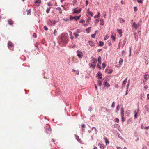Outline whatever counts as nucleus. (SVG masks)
<instances>
[{
	"mask_svg": "<svg viewBox=\"0 0 149 149\" xmlns=\"http://www.w3.org/2000/svg\"><path fill=\"white\" fill-rule=\"evenodd\" d=\"M57 22V21L55 20L52 21L51 20H49L48 21L47 24L51 26H54Z\"/></svg>",
	"mask_w": 149,
	"mask_h": 149,
	"instance_id": "nucleus-1",
	"label": "nucleus"
},
{
	"mask_svg": "<svg viewBox=\"0 0 149 149\" xmlns=\"http://www.w3.org/2000/svg\"><path fill=\"white\" fill-rule=\"evenodd\" d=\"M61 42L63 44H66L68 42V38L66 37H61Z\"/></svg>",
	"mask_w": 149,
	"mask_h": 149,
	"instance_id": "nucleus-2",
	"label": "nucleus"
},
{
	"mask_svg": "<svg viewBox=\"0 0 149 149\" xmlns=\"http://www.w3.org/2000/svg\"><path fill=\"white\" fill-rule=\"evenodd\" d=\"M8 47L10 50H13V49L14 45L10 41H9L8 43Z\"/></svg>",
	"mask_w": 149,
	"mask_h": 149,
	"instance_id": "nucleus-3",
	"label": "nucleus"
},
{
	"mask_svg": "<svg viewBox=\"0 0 149 149\" xmlns=\"http://www.w3.org/2000/svg\"><path fill=\"white\" fill-rule=\"evenodd\" d=\"M45 132L47 133H49L51 132V129L49 125L47 126H45Z\"/></svg>",
	"mask_w": 149,
	"mask_h": 149,
	"instance_id": "nucleus-4",
	"label": "nucleus"
},
{
	"mask_svg": "<svg viewBox=\"0 0 149 149\" xmlns=\"http://www.w3.org/2000/svg\"><path fill=\"white\" fill-rule=\"evenodd\" d=\"M77 56L79 58H81L83 56V54L82 52L78 50L77 51Z\"/></svg>",
	"mask_w": 149,
	"mask_h": 149,
	"instance_id": "nucleus-5",
	"label": "nucleus"
},
{
	"mask_svg": "<svg viewBox=\"0 0 149 149\" xmlns=\"http://www.w3.org/2000/svg\"><path fill=\"white\" fill-rule=\"evenodd\" d=\"M143 77L145 80L146 81L148 80L149 78V75L148 72H146L144 73V74L143 76Z\"/></svg>",
	"mask_w": 149,
	"mask_h": 149,
	"instance_id": "nucleus-6",
	"label": "nucleus"
},
{
	"mask_svg": "<svg viewBox=\"0 0 149 149\" xmlns=\"http://www.w3.org/2000/svg\"><path fill=\"white\" fill-rule=\"evenodd\" d=\"M97 76L98 77V79H100L102 78V73H101L100 72H98L97 73Z\"/></svg>",
	"mask_w": 149,
	"mask_h": 149,
	"instance_id": "nucleus-7",
	"label": "nucleus"
},
{
	"mask_svg": "<svg viewBox=\"0 0 149 149\" xmlns=\"http://www.w3.org/2000/svg\"><path fill=\"white\" fill-rule=\"evenodd\" d=\"M103 85L104 87H109L110 86V85L107 81L105 82L103 84Z\"/></svg>",
	"mask_w": 149,
	"mask_h": 149,
	"instance_id": "nucleus-8",
	"label": "nucleus"
},
{
	"mask_svg": "<svg viewBox=\"0 0 149 149\" xmlns=\"http://www.w3.org/2000/svg\"><path fill=\"white\" fill-rule=\"evenodd\" d=\"M120 111L121 116H124V108L123 107L121 108L120 109Z\"/></svg>",
	"mask_w": 149,
	"mask_h": 149,
	"instance_id": "nucleus-9",
	"label": "nucleus"
},
{
	"mask_svg": "<svg viewBox=\"0 0 149 149\" xmlns=\"http://www.w3.org/2000/svg\"><path fill=\"white\" fill-rule=\"evenodd\" d=\"M127 78H126L123 82V84H122L123 88L125 86V85L127 83Z\"/></svg>",
	"mask_w": 149,
	"mask_h": 149,
	"instance_id": "nucleus-10",
	"label": "nucleus"
},
{
	"mask_svg": "<svg viewBox=\"0 0 149 149\" xmlns=\"http://www.w3.org/2000/svg\"><path fill=\"white\" fill-rule=\"evenodd\" d=\"M117 31L118 32L119 34L120 35V36L121 37L122 36V29L120 30L119 29H117Z\"/></svg>",
	"mask_w": 149,
	"mask_h": 149,
	"instance_id": "nucleus-11",
	"label": "nucleus"
},
{
	"mask_svg": "<svg viewBox=\"0 0 149 149\" xmlns=\"http://www.w3.org/2000/svg\"><path fill=\"white\" fill-rule=\"evenodd\" d=\"M93 62H92L93 63H96L97 62V59L94 58L93 57H91Z\"/></svg>",
	"mask_w": 149,
	"mask_h": 149,
	"instance_id": "nucleus-12",
	"label": "nucleus"
},
{
	"mask_svg": "<svg viewBox=\"0 0 149 149\" xmlns=\"http://www.w3.org/2000/svg\"><path fill=\"white\" fill-rule=\"evenodd\" d=\"M88 42L90 45L91 46H95L94 43L93 42L91 41H89Z\"/></svg>",
	"mask_w": 149,
	"mask_h": 149,
	"instance_id": "nucleus-13",
	"label": "nucleus"
},
{
	"mask_svg": "<svg viewBox=\"0 0 149 149\" xmlns=\"http://www.w3.org/2000/svg\"><path fill=\"white\" fill-rule=\"evenodd\" d=\"M133 27H134L135 29H137L138 27L137 25L135 22H134L133 24V25H132Z\"/></svg>",
	"mask_w": 149,
	"mask_h": 149,
	"instance_id": "nucleus-14",
	"label": "nucleus"
},
{
	"mask_svg": "<svg viewBox=\"0 0 149 149\" xmlns=\"http://www.w3.org/2000/svg\"><path fill=\"white\" fill-rule=\"evenodd\" d=\"M8 23L9 25H13V22L12 21V20L10 19L8 21Z\"/></svg>",
	"mask_w": 149,
	"mask_h": 149,
	"instance_id": "nucleus-15",
	"label": "nucleus"
},
{
	"mask_svg": "<svg viewBox=\"0 0 149 149\" xmlns=\"http://www.w3.org/2000/svg\"><path fill=\"white\" fill-rule=\"evenodd\" d=\"M134 36L135 37V39L136 41L138 40V36H137V33H135L134 34Z\"/></svg>",
	"mask_w": 149,
	"mask_h": 149,
	"instance_id": "nucleus-16",
	"label": "nucleus"
},
{
	"mask_svg": "<svg viewBox=\"0 0 149 149\" xmlns=\"http://www.w3.org/2000/svg\"><path fill=\"white\" fill-rule=\"evenodd\" d=\"M100 24L103 25L104 24V22L103 19L102 18H101L100 19Z\"/></svg>",
	"mask_w": 149,
	"mask_h": 149,
	"instance_id": "nucleus-17",
	"label": "nucleus"
},
{
	"mask_svg": "<svg viewBox=\"0 0 149 149\" xmlns=\"http://www.w3.org/2000/svg\"><path fill=\"white\" fill-rule=\"evenodd\" d=\"M104 140L105 141V143L106 145L108 144L109 143V142L108 141V140L107 139V138L105 137L104 138Z\"/></svg>",
	"mask_w": 149,
	"mask_h": 149,
	"instance_id": "nucleus-18",
	"label": "nucleus"
},
{
	"mask_svg": "<svg viewBox=\"0 0 149 149\" xmlns=\"http://www.w3.org/2000/svg\"><path fill=\"white\" fill-rule=\"evenodd\" d=\"M99 43V44L98 45L99 46H102L104 45V42H102L100 41Z\"/></svg>",
	"mask_w": 149,
	"mask_h": 149,
	"instance_id": "nucleus-19",
	"label": "nucleus"
},
{
	"mask_svg": "<svg viewBox=\"0 0 149 149\" xmlns=\"http://www.w3.org/2000/svg\"><path fill=\"white\" fill-rule=\"evenodd\" d=\"M98 145L101 148H104V145L100 143H99L98 144Z\"/></svg>",
	"mask_w": 149,
	"mask_h": 149,
	"instance_id": "nucleus-20",
	"label": "nucleus"
},
{
	"mask_svg": "<svg viewBox=\"0 0 149 149\" xmlns=\"http://www.w3.org/2000/svg\"><path fill=\"white\" fill-rule=\"evenodd\" d=\"M123 60L122 58H120V59L119 63L120 65H122V63L123 62Z\"/></svg>",
	"mask_w": 149,
	"mask_h": 149,
	"instance_id": "nucleus-21",
	"label": "nucleus"
},
{
	"mask_svg": "<svg viewBox=\"0 0 149 149\" xmlns=\"http://www.w3.org/2000/svg\"><path fill=\"white\" fill-rule=\"evenodd\" d=\"M81 17V16H74V18H75V21H77V20L79 19L80 17Z\"/></svg>",
	"mask_w": 149,
	"mask_h": 149,
	"instance_id": "nucleus-22",
	"label": "nucleus"
},
{
	"mask_svg": "<svg viewBox=\"0 0 149 149\" xmlns=\"http://www.w3.org/2000/svg\"><path fill=\"white\" fill-rule=\"evenodd\" d=\"M26 11L27 12V15H29L30 14H31V9L28 10V9H26Z\"/></svg>",
	"mask_w": 149,
	"mask_h": 149,
	"instance_id": "nucleus-23",
	"label": "nucleus"
},
{
	"mask_svg": "<svg viewBox=\"0 0 149 149\" xmlns=\"http://www.w3.org/2000/svg\"><path fill=\"white\" fill-rule=\"evenodd\" d=\"M101 57L100 56H99L98 59V61L100 63V64L101 63Z\"/></svg>",
	"mask_w": 149,
	"mask_h": 149,
	"instance_id": "nucleus-24",
	"label": "nucleus"
},
{
	"mask_svg": "<svg viewBox=\"0 0 149 149\" xmlns=\"http://www.w3.org/2000/svg\"><path fill=\"white\" fill-rule=\"evenodd\" d=\"M56 9H58L59 11V13L61 14L62 13L61 9L60 7H58L56 8Z\"/></svg>",
	"mask_w": 149,
	"mask_h": 149,
	"instance_id": "nucleus-25",
	"label": "nucleus"
},
{
	"mask_svg": "<svg viewBox=\"0 0 149 149\" xmlns=\"http://www.w3.org/2000/svg\"><path fill=\"white\" fill-rule=\"evenodd\" d=\"M120 22L121 23H123L125 22V20L122 18H120L119 19Z\"/></svg>",
	"mask_w": 149,
	"mask_h": 149,
	"instance_id": "nucleus-26",
	"label": "nucleus"
},
{
	"mask_svg": "<svg viewBox=\"0 0 149 149\" xmlns=\"http://www.w3.org/2000/svg\"><path fill=\"white\" fill-rule=\"evenodd\" d=\"M73 10H74V13H75L77 14H78L79 13V10L76 9H75V8L74 9H73Z\"/></svg>",
	"mask_w": 149,
	"mask_h": 149,
	"instance_id": "nucleus-27",
	"label": "nucleus"
},
{
	"mask_svg": "<svg viewBox=\"0 0 149 149\" xmlns=\"http://www.w3.org/2000/svg\"><path fill=\"white\" fill-rule=\"evenodd\" d=\"M126 42V39L125 38V39L123 40V45H122V47H123L125 44Z\"/></svg>",
	"mask_w": 149,
	"mask_h": 149,
	"instance_id": "nucleus-28",
	"label": "nucleus"
},
{
	"mask_svg": "<svg viewBox=\"0 0 149 149\" xmlns=\"http://www.w3.org/2000/svg\"><path fill=\"white\" fill-rule=\"evenodd\" d=\"M148 105H146L145 106V108L146 109V110L147 111L149 112V109L148 108Z\"/></svg>",
	"mask_w": 149,
	"mask_h": 149,
	"instance_id": "nucleus-29",
	"label": "nucleus"
},
{
	"mask_svg": "<svg viewBox=\"0 0 149 149\" xmlns=\"http://www.w3.org/2000/svg\"><path fill=\"white\" fill-rule=\"evenodd\" d=\"M114 121L115 122L118 123L119 122V120L118 118H116L114 119Z\"/></svg>",
	"mask_w": 149,
	"mask_h": 149,
	"instance_id": "nucleus-30",
	"label": "nucleus"
},
{
	"mask_svg": "<svg viewBox=\"0 0 149 149\" xmlns=\"http://www.w3.org/2000/svg\"><path fill=\"white\" fill-rule=\"evenodd\" d=\"M75 136L76 138V139L78 141H79L80 140V139H79V137L77 136L76 134H75Z\"/></svg>",
	"mask_w": 149,
	"mask_h": 149,
	"instance_id": "nucleus-31",
	"label": "nucleus"
},
{
	"mask_svg": "<svg viewBox=\"0 0 149 149\" xmlns=\"http://www.w3.org/2000/svg\"><path fill=\"white\" fill-rule=\"evenodd\" d=\"M100 13L98 12L97 15L95 16H94V17L95 18H97L99 17H100Z\"/></svg>",
	"mask_w": 149,
	"mask_h": 149,
	"instance_id": "nucleus-32",
	"label": "nucleus"
},
{
	"mask_svg": "<svg viewBox=\"0 0 149 149\" xmlns=\"http://www.w3.org/2000/svg\"><path fill=\"white\" fill-rule=\"evenodd\" d=\"M98 84L99 86H101L102 84V81L100 80H99L98 81Z\"/></svg>",
	"mask_w": 149,
	"mask_h": 149,
	"instance_id": "nucleus-33",
	"label": "nucleus"
},
{
	"mask_svg": "<svg viewBox=\"0 0 149 149\" xmlns=\"http://www.w3.org/2000/svg\"><path fill=\"white\" fill-rule=\"evenodd\" d=\"M51 8V7L48 8L46 10V12L48 13L49 12Z\"/></svg>",
	"mask_w": 149,
	"mask_h": 149,
	"instance_id": "nucleus-34",
	"label": "nucleus"
},
{
	"mask_svg": "<svg viewBox=\"0 0 149 149\" xmlns=\"http://www.w3.org/2000/svg\"><path fill=\"white\" fill-rule=\"evenodd\" d=\"M91 28V27H89L88 28H87L86 29V32H87L88 33L90 32V30H89V29Z\"/></svg>",
	"mask_w": 149,
	"mask_h": 149,
	"instance_id": "nucleus-35",
	"label": "nucleus"
},
{
	"mask_svg": "<svg viewBox=\"0 0 149 149\" xmlns=\"http://www.w3.org/2000/svg\"><path fill=\"white\" fill-rule=\"evenodd\" d=\"M75 19V18H74V17H73V16H71L70 17V21H71L72 20H73V19Z\"/></svg>",
	"mask_w": 149,
	"mask_h": 149,
	"instance_id": "nucleus-36",
	"label": "nucleus"
},
{
	"mask_svg": "<svg viewBox=\"0 0 149 149\" xmlns=\"http://www.w3.org/2000/svg\"><path fill=\"white\" fill-rule=\"evenodd\" d=\"M74 34L75 36V38H77L79 36V35L78 34L76 33H74Z\"/></svg>",
	"mask_w": 149,
	"mask_h": 149,
	"instance_id": "nucleus-37",
	"label": "nucleus"
},
{
	"mask_svg": "<svg viewBox=\"0 0 149 149\" xmlns=\"http://www.w3.org/2000/svg\"><path fill=\"white\" fill-rule=\"evenodd\" d=\"M129 83H128V86L129 85ZM128 87L127 88V90H126V93H125V95H127V94H128Z\"/></svg>",
	"mask_w": 149,
	"mask_h": 149,
	"instance_id": "nucleus-38",
	"label": "nucleus"
},
{
	"mask_svg": "<svg viewBox=\"0 0 149 149\" xmlns=\"http://www.w3.org/2000/svg\"><path fill=\"white\" fill-rule=\"evenodd\" d=\"M88 14H89V15L91 16V17H92L93 16V13L91 11L88 12Z\"/></svg>",
	"mask_w": 149,
	"mask_h": 149,
	"instance_id": "nucleus-39",
	"label": "nucleus"
},
{
	"mask_svg": "<svg viewBox=\"0 0 149 149\" xmlns=\"http://www.w3.org/2000/svg\"><path fill=\"white\" fill-rule=\"evenodd\" d=\"M113 70L112 69H110L109 70V71L108 72V74H110L111 73L113 72Z\"/></svg>",
	"mask_w": 149,
	"mask_h": 149,
	"instance_id": "nucleus-40",
	"label": "nucleus"
},
{
	"mask_svg": "<svg viewBox=\"0 0 149 149\" xmlns=\"http://www.w3.org/2000/svg\"><path fill=\"white\" fill-rule=\"evenodd\" d=\"M41 2V0H36V1H35V3H39Z\"/></svg>",
	"mask_w": 149,
	"mask_h": 149,
	"instance_id": "nucleus-41",
	"label": "nucleus"
},
{
	"mask_svg": "<svg viewBox=\"0 0 149 149\" xmlns=\"http://www.w3.org/2000/svg\"><path fill=\"white\" fill-rule=\"evenodd\" d=\"M90 67H92L94 69L95 68V65H93V64H91V65Z\"/></svg>",
	"mask_w": 149,
	"mask_h": 149,
	"instance_id": "nucleus-42",
	"label": "nucleus"
},
{
	"mask_svg": "<svg viewBox=\"0 0 149 149\" xmlns=\"http://www.w3.org/2000/svg\"><path fill=\"white\" fill-rule=\"evenodd\" d=\"M131 56V48L130 47H129V56Z\"/></svg>",
	"mask_w": 149,
	"mask_h": 149,
	"instance_id": "nucleus-43",
	"label": "nucleus"
},
{
	"mask_svg": "<svg viewBox=\"0 0 149 149\" xmlns=\"http://www.w3.org/2000/svg\"><path fill=\"white\" fill-rule=\"evenodd\" d=\"M92 129L93 130V129H94L95 131L96 134H97V130L96 128L95 127H92Z\"/></svg>",
	"mask_w": 149,
	"mask_h": 149,
	"instance_id": "nucleus-44",
	"label": "nucleus"
},
{
	"mask_svg": "<svg viewBox=\"0 0 149 149\" xmlns=\"http://www.w3.org/2000/svg\"><path fill=\"white\" fill-rule=\"evenodd\" d=\"M106 65L105 64V63H102V67L104 69L105 67L106 66Z\"/></svg>",
	"mask_w": 149,
	"mask_h": 149,
	"instance_id": "nucleus-45",
	"label": "nucleus"
},
{
	"mask_svg": "<svg viewBox=\"0 0 149 149\" xmlns=\"http://www.w3.org/2000/svg\"><path fill=\"white\" fill-rule=\"evenodd\" d=\"M111 38H112L113 40L115 41V39H116V37L115 36H113V35H112L111 36Z\"/></svg>",
	"mask_w": 149,
	"mask_h": 149,
	"instance_id": "nucleus-46",
	"label": "nucleus"
},
{
	"mask_svg": "<svg viewBox=\"0 0 149 149\" xmlns=\"http://www.w3.org/2000/svg\"><path fill=\"white\" fill-rule=\"evenodd\" d=\"M120 109V106L119 105H118L116 107V109L117 111H119Z\"/></svg>",
	"mask_w": 149,
	"mask_h": 149,
	"instance_id": "nucleus-47",
	"label": "nucleus"
},
{
	"mask_svg": "<svg viewBox=\"0 0 149 149\" xmlns=\"http://www.w3.org/2000/svg\"><path fill=\"white\" fill-rule=\"evenodd\" d=\"M143 0H137V2L139 3H142Z\"/></svg>",
	"mask_w": 149,
	"mask_h": 149,
	"instance_id": "nucleus-48",
	"label": "nucleus"
},
{
	"mask_svg": "<svg viewBox=\"0 0 149 149\" xmlns=\"http://www.w3.org/2000/svg\"><path fill=\"white\" fill-rule=\"evenodd\" d=\"M44 29H45V30L46 31H47V30H48V28L46 26H44Z\"/></svg>",
	"mask_w": 149,
	"mask_h": 149,
	"instance_id": "nucleus-49",
	"label": "nucleus"
},
{
	"mask_svg": "<svg viewBox=\"0 0 149 149\" xmlns=\"http://www.w3.org/2000/svg\"><path fill=\"white\" fill-rule=\"evenodd\" d=\"M85 22V21L84 20H81L79 21L80 23H83Z\"/></svg>",
	"mask_w": 149,
	"mask_h": 149,
	"instance_id": "nucleus-50",
	"label": "nucleus"
},
{
	"mask_svg": "<svg viewBox=\"0 0 149 149\" xmlns=\"http://www.w3.org/2000/svg\"><path fill=\"white\" fill-rule=\"evenodd\" d=\"M96 35V34L95 33H94V34H93L91 35V37L93 38H94Z\"/></svg>",
	"mask_w": 149,
	"mask_h": 149,
	"instance_id": "nucleus-51",
	"label": "nucleus"
},
{
	"mask_svg": "<svg viewBox=\"0 0 149 149\" xmlns=\"http://www.w3.org/2000/svg\"><path fill=\"white\" fill-rule=\"evenodd\" d=\"M108 38V36H107V35H106L104 38V40H107Z\"/></svg>",
	"mask_w": 149,
	"mask_h": 149,
	"instance_id": "nucleus-52",
	"label": "nucleus"
},
{
	"mask_svg": "<svg viewBox=\"0 0 149 149\" xmlns=\"http://www.w3.org/2000/svg\"><path fill=\"white\" fill-rule=\"evenodd\" d=\"M57 34V31L56 29H55L54 31V34L56 35Z\"/></svg>",
	"mask_w": 149,
	"mask_h": 149,
	"instance_id": "nucleus-53",
	"label": "nucleus"
},
{
	"mask_svg": "<svg viewBox=\"0 0 149 149\" xmlns=\"http://www.w3.org/2000/svg\"><path fill=\"white\" fill-rule=\"evenodd\" d=\"M134 11H136L137 10V8L135 6L134 7Z\"/></svg>",
	"mask_w": 149,
	"mask_h": 149,
	"instance_id": "nucleus-54",
	"label": "nucleus"
},
{
	"mask_svg": "<svg viewBox=\"0 0 149 149\" xmlns=\"http://www.w3.org/2000/svg\"><path fill=\"white\" fill-rule=\"evenodd\" d=\"M121 119H122V121L123 122L124 121V116H121Z\"/></svg>",
	"mask_w": 149,
	"mask_h": 149,
	"instance_id": "nucleus-55",
	"label": "nucleus"
},
{
	"mask_svg": "<svg viewBox=\"0 0 149 149\" xmlns=\"http://www.w3.org/2000/svg\"><path fill=\"white\" fill-rule=\"evenodd\" d=\"M34 45L36 47H37L38 49V44L37 43L35 44H34Z\"/></svg>",
	"mask_w": 149,
	"mask_h": 149,
	"instance_id": "nucleus-56",
	"label": "nucleus"
},
{
	"mask_svg": "<svg viewBox=\"0 0 149 149\" xmlns=\"http://www.w3.org/2000/svg\"><path fill=\"white\" fill-rule=\"evenodd\" d=\"M97 68H99L100 69H101V67L100 66V65L99 64H97Z\"/></svg>",
	"mask_w": 149,
	"mask_h": 149,
	"instance_id": "nucleus-57",
	"label": "nucleus"
},
{
	"mask_svg": "<svg viewBox=\"0 0 149 149\" xmlns=\"http://www.w3.org/2000/svg\"><path fill=\"white\" fill-rule=\"evenodd\" d=\"M125 53V51L124 50H123L122 52V53H121V54H122V56H123L124 54Z\"/></svg>",
	"mask_w": 149,
	"mask_h": 149,
	"instance_id": "nucleus-58",
	"label": "nucleus"
},
{
	"mask_svg": "<svg viewBox=\"0 0 149 149\" xmlns=\"http://www.w3.org/2000/svg\"><path fill=\"white\" fill-rule=\"evenodd\" d=\"M33 36L35 38H36V37H37V36H36V33H34L33 35Z\"/></svg>",
	"mask_w": 149,
	"mask_h": 149,
	"instance_id": "nucleus-59",
	"label": "nucleus"
},
{
	"mask_svg": "<svg viewBox=\"0 0 149 149\" xmlns=\"http://www.w3.org/2000/svg\"><path fill=\"white\" fill-rule=\"evenodd\" d=\"M114 105H115V103H114V102H113L112 103V104L111 105V107H114Z\"/></svg>",
	"mask_w": 149,
	"mask_h": 149,
	"instance_id": "nucleus-60",
	"label": "nucleus"
},
{
	"mask_svg": "<svg viewBox=\"0 0 149 149\" xmlns=\"http://www.w3.org/2000/svg\"><path fill=\"white\" fill-rule=\"evenodd\" d=\"M146 80H144L143 81V84H144V85H145V84L146 83Z\"/></svg>",
	"mask_w": 149,
	"mask_h": 149,
	"instance_id": "nucleus-61",
	"label": "nucleus"
},
{
	"mask_svg": "<svg viewBox=\"0 0 149 149\" xmlns=\"http://www.w3.org/2000/svg\"><path fill=\"white\" fill-rule=\"evenodd\" d=\"M95 88L96 90H97V86L96 84H95Z\"/></svg>",
	"mask_w": 149,
	"mask_h": 149,
	"instance_id": "nucleus-62",
	"label": "nucleus"
},
{
	"mask_svg": "<svg viewBox=\"0 0 149 149\" xmlns=\"http://www.w3.org/2000/svg\"><path fill=\"white\" fill-rule=\"evenodd\" d=\"M91 19V18H89L88 19H87L86 21V22H89V20Z\"/></svg>",
	"mask_w": 149,
	"mask_h": 149,
	"instance_id": "nucleus-63",
	"label": "nucleus"
},
{
	"mask_svg": "<svg viewBox=\"0 0 149 149\" xmlns=\"http://www.w3.org/2000/svg\"><path fill=\"white\" fill-rule=\"evenodd\" d=\"M142 149H147V147L145 146H144Z\"/></svg>",
	"mask_w": 149,
	"mask_h": 149,
	"instance_id": "nucleus-64",
	"label": "nucleus"
}]
</instances>
